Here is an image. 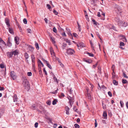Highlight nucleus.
<instances>
[{
  "label": "nucleus",
  "instance_id": "c85d7f7f",
  "mask_svg": "<svg viewBox=\"0 0 128 128\" xmlns=\"http://www.w3.org/2000/svg\"><path fill=\"white\" fill-rule=\"evenodd\" d=\"M38 69L39 74H42V72L41 70V66L38 67Z\"/></svg>",
  "mask_w": 128,
  "mask_h": 128
},
{
  "label": "nucleus",
  "instance_id": "cd10ccee",
  "mask_svg": "<svg viewBox=\"0 0 128 128\" xmlns=\"http://www.w3.org/2000/svg\"><path fill=\"white\" fill-rule=\"evenodd\" d=\"M35 46L37 50H38L39 48L38 44V43L36 42L35 44Z\"/></svg>",
  "mask_w": 128,
  "mask_h": 128
},
{
  "label": "nucleus",
  "instance_id": "4468645a",
  "mask_svg": "<svg viewBox=\"0 0 128 128\" xmlns=\"http://www.w3.org/2000/svg\"><path fill=\"white\" fill-rule=\"evenodd\" d=\"M8 31L11 34H14V32L13 29L12 28H8Z\"/></svg>",
  "mask_w": 128,
  "mask_h": 128
},
{
  "label": "nucleus",
  "instance_id": "72a5a7b5",
  "mask_svg": "<svg viewBox=\"0 0 128 128\" xmlns=\"http://www.w3.org/2000/svg\"><path fill=\"white\" fill-rule=\"evenodd\" d=\"M51 103V102L50 100L47 101L46 103L48 105H50Z\"/></svg>",
  "mask_w": 128,
  "mask_h": 128
},
{
  "label": "nucleus",
  "instance_id": "0e129e2a",
  "mask_svg": "<svg viewBox=\"0 0 128 128\" xmlns=\"http://www.w3.org/2000/svg\"><path fill=\"white\" fill-rule=\"evenodd\" d=\"M43 70V72H45V74L46 75H47V73L46 72V70L45 68H44Z\"/></svg>",
  "mask_w": 128,
  "mask_h": 128
},
{
  "label": "nucleus",
  "instance_id": "7c9ffc66",
  "mask_svg": "<svg viewBox=\"0 0 128 128\" xmlns=\"http://www.w3.org/2000/svg\"><path fill=\"white\" fill-rule=\"evenodd\" d=\"M122 83L123 84H126L128 82L126 80L123 79L122 80Z\"/></svg>",
  "mask_w": 128,
  "mask_h": 128
},
{
  "label": "nucleus",
  "instance_id": "393cba45",
  "mask_svg": "<svg viewBox=\"0 0 128 128\" xmlns=\"http://www.w3.org/2000/svg\"><path fill=\"white\" fill-rule=\"evenodd\" d=\"M87 97L89 100H91V96L90 94L89 93H87Z\"/></svg>",
  "mask_w": 128,
  "mask_h": 128
},
{
  "label": "nucleus",
  "instance_id": "37998d69",
  "mask_svg": "<svg viewBox=\"0 0 128 128\" xmlns=\"http://www.w3.org/2000/svg\"><path fill=\"white\" fill-rule=\"evenodd\" d=\"M54 80L55 82H57V83H58V82L57 81V79L56 77L54 76Z\"/></svg>",
  "mask_w": 128,
  "mask_h": 128
},
{
  "label": "nucleus",
  "instance_id": "864d4df0",
  "mask_svg": "<svg viewBox=\"0 0 128 128\" xmlns=\"http://www.w3.org/2000/svg\"><path fill=\"white\" fill-rule=\"evenodd\" d=\"M120 104L121 106L122 107H123V102L122 101H120Z\"/></svg>",
  "mask_w": 128,
  "mask_h": 128
},
{
  "label": "nucleus",
  "instance_id": "de8ad7c7",
  "mask_svg": "<svg viewBox=\"0 0 128 128\" xmlns=\"http://www.w3.org/2000/svg\"><path fill=\"white\" fill-rule=\"evenodd\" d=\"M115 68V66L114 65H113L112 67V69L113 72L114 71V70Z\"/></svg>",
  "mask_w": 128,
  "mask_h": 128
},
{
  "label": "nucleus",
  "instance_id": "9b49d317",
  "mask_svg": "<svg viewBox=\"0 0 128 128\" xmlns=\"http://www.w3.org/2000/svg\"><path fill=\"white\" fill-rule=\"evenodd\" d=\"M19 40V38L18 37H15L14 38V40L16 42V43L17 44H18L19 43L18 42V40Z\"/></svg>",
  "mask_w": 128,
  "mask_h": 128
},
{
  "label": "nucleus",
  "instance_id": "f704fd0d",
  "mask_svg": "<svg viewBox=\"0 0 128 128\" xmlns=\"http://www.w3.org/2000/svg\"><path fill=\"white\" fill-rule=\"evenodd\" d=\"M24 23L25 24H26L27 23V20L26 19L24 18L23 20Z\"/></svg>",
  "mask_w": 128,
  "mask_h": 128
},
{
  "label": "nucleus",
  "instance_id": "b1692460",
  "mask_svg": "<svg viewBox=\"0 0 128 128\" xmlns=\"http://www.w3.org/2000/svg\"><path fill=\"white\" fill-rule=\"evenodd\" d=\"M50 39L51 40L52 42L53 43H54L55 42L54 41V38L51 37H50Z\"/></svg>",
  "mask_w": 128,
  "mask_h": 128
},
{
  "label": "nucleus",
  "instance_id": "6ab92c4d",
  "mask_svg": "<svg viewBox=\"0 0 128 128\" xmlns=\"http://www.w3.org/2000/svg\"><path fill=\"white\" fill-rule=\"evenodd\" d=\"M31 57L32 60V62L34 61L35 57L34 55L32 54L31 56Z\"/></svg>",
  "mask_w": 128,
  "mask_h": 128
},
{
  "label": "nucleus",
  "instance_id": "4be33fe9",
  "mask_svg": "<svg viewBox=\"0 0 128 128\" xmlns=\"http://www.w3.org/2000/svg\"><path fill=\"white\" fill-rule=\"evenodd\" d=\"M30 108L33 110H35L36 108V106L34 104L30 107Z\"/></svg>",
  "mask_w": 128,
  "mask_h": 128
},
{
  "label": "nucleus",
  "instance_id": "6e6552de",
  "mask_svg": "<svg viewBox=\"0 0 128 128\" xmlns=\"http://www.w3.org/2000/svg\"><path fill=\"white\" fill-rule=\"evenodd\" d=\"M65 110L66 111V113L67 114H69V111L70 108L68 106H66L65 107Z\"/></svg>",
  "mask_w": 128,
  "mask_h": 128
},
{
  "label": "nucleus",
  "instance_id": "680f3d73",
  "mask_svg": "<svg viewBox=\"0 0 128 128\" xmlns=\"http://www.w3.org/2000/svg\"><path fill=\"white\" fill-rule=\"evenodd\" d=\"M73 36L75 37H76L77 36H78V35L76 33H73Z\"/></svg>",
  "mask_w": 128,
  "mask_h": 128
},
{
  "label": "nucleus",
  "instance_id": "412c9836",
  "mask_svg": "<svg viewBox=\"0 0 128 128\" xmlns=\"http://www.w3.org/2000/svg\"><path fill=\"white\" fill-rule=\"evenodd\" d=\"M113 83L115 85H117L118 84V82L115 80H113Z\"/></svg>",
  "mask_w": 128,
  "mask_h": 128
},
{
  "label": "nucleus",
  "instance_id": "1a4fd4ad",
  "mask_svg": "<svg viewBox=\"0 0 128 128\" xmlns=\"http://www.w3.org/2000/svg\"><path fill=\"white\" fill-rule=\"evenodd\" d=\"M28 49L31 52H32L34 50V48L32 46L27 45Z\"/></svg>",
  "mask_w": 128,
  "mask_h": 128
},
{
  "label": "nucleus",
  "instance_id": "a211bd4d",
  "mask_svg": "<svg viewBox=\"0 0 128 128\" xmlns=\"http://www.w3.org/2000/svg\"><path fill=\"white\" fill-rule=\"evenodd\" d=\"M38 67H40L41 66V64L42 63L41 61L40 60H38Z\"/></svg>",
  "mask_w": 128,
  "mask_h": 128
},
{
  "label": "nucleus",
  "instance_id": "2f4dec72",
  "mask_svg": "<svg viewBox=\"0 0 128 128\" xmlns=\"http://www.w3.org/2000/svg\"><path fill=\"white\" fill-rule=\"evenodd\" d=\"M5 21L6 25L7 26L8 25V18H6L5 20Z\"/></svg>",
  "mask_w": 128,
  "mask_h": 128
},
{
  "label": "nucleus",
  "instance_id": "5fc2aeb1",
  "mask_svg": "<svg viewBox=\"0 0 128 128\" xmlns=\"http://www.w3.org/2000/svg\"><path fill=\"white\" fill-rule=\"evenodd\" d=\"M24 5L25 6V7L26 8V10H25V11H26V14H28V12H27V7L26 6V4H25V3L24 2Z\"/></svg>",
  "mask_w": 128,
  "mask_h": 128
},
{
  "label": "nucleus",
  "instance_id": "423d86ee",
  "mask_svg": "<svg viewBox=\"0 0 128 128\" xmlns=\"http://www.w3.org/2000/svg\"><path fill=\"white\" fill-rule=\"evenodd\" d=\"M68 98L69 100V102L70 103V105L71 106H72V105L73 103V101H72L73 99L70 96H68Z\"/></svg>",
  "mask_w": 128,
  "mask_h": 128
},
{
  "label": "nucleus",
  "instance_id": "5701e85b",
  "mask_svg": "<svg viewBox=\"0 0 128 128\" xmlns=\"http://www.w3.org/2000/svg\"><path fill=\"white\" fill-rule=\"evenodd\" d=\"M92 22L93 24L95 25H96L98 23L94 19L92 20Z\"/></svg>",
  "mask_w": 128,
  "mask_h": 128
},
{
  "label": "nucleus",
  "instance_id": "7ed1b4c3",
  "mask_svg": "<svg viewBox=\"0 0 128 128\" xmlns=\"http://www.w3.org/2000/svg\"><path fill=\"white\" fill-rule=\"evenodd\" d=\"M66 50L67 52L69 54L72 55L75 52L74 50L70 48L67 49Z\"/></svg>",
  "mask_w": 128,
  "mask_h": 128
},
{
  "label": "nucleus",
  "instance_id": "aec40b11",
  "mask_svg": "<svg viewBox=\"0 0 128 128\" xmlns=\"http://www.w3.org/2000/svg\"><path fill=\"white\" fill-rule=\"evenodd\" d=\"M58 102L57 100L55 99L52 102V104L53 105H54L56 104L57 102Z\"/></svg>",
  "mask_w": 128,
  "mask_h": 128
},
{
  "label": "nucleus",
  "instance_id": "49530a36",
  "mask_svg": "<svg viewBox=\"0 0 128 128\" xmlns=\"http://www.w3.org/2000/svg\"><path fill=\"white\" fill-rule=\"evenodd\" d=\"M58 90V88H57L56 90L53 91V92H52V93L53 94H56L57 93V91Z\"/></svg>",
  "mask_w": 128,
  "mask_h": 128
},
{
  "label": "nucleus",
  "instance_id": "f8f14e48",
  "mask_svg": "<svg viewBox=\"0 0 128 128\" xmlns=\"http://www.w3.org/2000/svg\"><path fill=\"white\" fill-rule=\"evenodd\" d=\"M114 7L115 8L117 9L118 11H120L121 10V9L120 8V7L117 4L115 5Z\"/></svg>",
  "mask_w": 128,
  "mask_h": 128
},
{
  "label": "nucleus",
  "instance_id": "f03ea898",
  "mask_svg": "<svg viewBox=\"0 0 128 128\" xmlns=\"http://www.w3.org/2000/svg\"><path fill=\"white\" fill-rule=\"evenodd\" d=\"M116 21L118 22V25L120 26L125 27L128 25L127 23L124 21H120L119 19H118Z\"/></svg>",
  "mask_w": 128,
  "mask_h": 128
},
{
  "label": "nucleus",
  "instance_id": "c756f323",
  "mask_svg": "<svg viewBox=\"0 0 128 128\" xmlns=\"http://www.w3.org/2000/svg\"><path fill=\"white\" fill-rule=\"evenodd\" d=\"M112 78H114L116 76L115 73L114 71L112 73Z\"/></svg>",
  "mask_w": 128,
  "mask_h": 128
},
{
  "label": "nucleus",
  "instance_id": "bb28decb",
  "mask_svg": "<svg viewBox=\"0 0 128 128\" xmlns=\"http://www.w3.org/2000/svg\"><path fill=\"white\" fill-rule=\"evenodd\" d=\"M46 66L48 67L50 69H52V67L51 65L48 63L47 62L46 64Z\"/></svg>",
  "mask_w": 128,
  "mask_h": 128
},
{
  "label": "nucleus",
  "instance_id": "f257e3e1",
  "mask_svg": "<svg viewBox=\"0 0 128 128\" xmlns=\"http://www.w3.org/2000/svg\"><path fill=\"white\" fill-rule=\"evenodd\" d=\"M22 84L24 86L27 90H28L30 86L26 78V76H22Z\"/></svg>",
  "mask_w": 128,
  "mask_h": 128
},
{
  "label": "nucleus",
  "instance_id": "09e8293b",
  "mask_svg": "<svg viewBox=\"0 0 128 128\" xmlns=\"http://www.w3.org/2000/svg\"><path fill=\"white\" fill-rule=\"evenodd\" d=\"M46 6L48 8L50 9L51 8L50 6L48 4H46Z\"/></svg>",
  "mask_w": 128,
  "mask_h": 128
},
{
  "label": "nucleus",
  "instance_id": "2eb2a0df",
  "mask_svg": "<svg viewBox=\"0 0 128 128\" xmlns=\"http://www.w3.org/2000/svg\"><path fill=\"white\" fill-rule=\"evenodd\" d=\"M32 62V68L34 72H36V70H35V65L34 61V62Z\"/></svg>",
  "mask_w": 128,
  "mask_h": 128
},
{
  "label": "nucleus",
  "instance_id": "58836bf2",
  "mask_svg": "<svg viewBox=\"0 0 128 128\" xmlns=\"http://www.w3.org/2000/svg\"><path fill=\"white\" fill-rule=\"evenodd\" d=\"M88 54L89 55V56H90L93 57L94 56V55L93 54L91 53L88 52Z\"/></svg>",
  "mask_w": 128,
  "mask_h": 128
},
{
  "label": "nucleus",
  "instance_id": "ddd939ff",
  "mask_svg": "<svg viewBox=\"0 0 128 128\" xmlns=\"http://www.w3.org/2000/svg\"><path fill=\"white\" fill-rule=\"evenodd\" d=\"M14 102H16L17 101L18 98L16 95L14 94L13 97Z\"/></svg>",
  "mask_w": 128,
  "mask_h": 128
},
{
  "label": "nucleus",
  "instance_id": "774afa93",
  "mask_svg": "<svg viewBox=\"0 0 128 128\" xmlns=\"http://www.w3.org/2000/svg\"><path fill=\"white\" fill-rule=\"evenodd\" d=\"M126 106L127 108L128 109V102H127L126 103Z\"/></svg>",
  "mask_w": 128,
  "mask_h": 128
},
{
  "label": "nucleus",
  "instance_id": "338daca9",
  "mask_svg": "<svg viewBox=\"0 0 128 128\" xmlns=\"http://www.w3.org/2000/svg\"><path fill=\"white\" fill-rule=\"evenodd\" d=\"M90 44L91 45V46H93V44L92 43V41H91V40H90Z\"/></svg>",
  "mask_w": 128,
  "mask_h": 128
},
{
  "label": "nucleus",
  "instance_id": "a19ab883",
  "mask_svg": "<svg viewBox=\"0 0 128 128\" xmlns=\"http://www.w3.org/2000/svg\"><path fill=\"white\" fill-rule=\"evenodd\" d=\"M42 61H43V62L44 63H46V64L47 63V62H48V61H47V60H45V59H44L43 58H42Z\"/></svg>",
  "mask_w": 128,
  "mask_h": 128
},
{
  "label": "nucleus",
  "instance_id": "13d9d810",
  "mask_svg": "<svg viewBox=\"0 0 128 128\" xmlns=\"http://www.w3.org/2000/svg\"><path fill=\"white\" fill-rule=\"evenodd\" d=\"M38 123L37 122H36L34 124V126L35 128H37L38 126Z\"/></svg>",
  "mask_w": 128,
  "mask_h": 128
},
{
  "label": "nucleus",
  "instance_id": "a18cd8bd",
  "mask_svg": "<svg viewBox=\"0 0 128 128\" xmlns=\"http://www.w3.org/2000/svg\"><path fill=\"white\" fill-rule=\"evenodd\" d=\"M3 113V112L2 110H0V116H1L2 114Z\"/></svg>",
  "mask_w": 128,
  "mask_h": 128
},
{
  "label": "nucleus",
  "instance_id": "e2e57ef3",
  "mask_svg": "<svg viewBox=\"0 0 128 128\" xmlns=\"http://www.w3.org/2000/svg\"><path fill=\"white\" fill-rule=\"evenodd\" d=\"M95 127H96L97 126L98 124L96 121V120H95Z\"/></svg>",
  "mask_w": 128,
  "mask_h": 128
},
{
  "label": "nucleus",
  "instance_id": "69168bd1",
  "mask_svg": "<svg viewBox=\"0 0 128 128\" xmlns=\"http://www.w3.org/2000/svg\"><path fill=\"white\" fill-rule=\"evenodd\" d=\"M31 30L30 29H28L27 30V32H28L29 33H31Z\"/></svg>",
  "mask_w": 128,
  "mask_h": 128
},
{
  "label": "nucleus",
  "instance_id": "79ce46f5",
  "mask_svg": "<svg viewBox=\"0 0 128 128\" xmlns=\"http://www.w3.org/2000/svg\"><path fill=\"white\" fill-rule=\"evenodd\" d=\"M53 13L56 15H57L58 14V12L55 10H54Z\"/></svg>",
  "mask_w": 128,
  "mask_h": 128
},
{
  "label": "nucleus",
  "instance_id": "a878e982",
  "mask_svg": "<svg viewBox=\"0 0 128 128\" xmlns=\"http://www.w3.org/2000/svg\"><path fill=\"white\" fill-rule=\"evenodd\" d=\"M24 56L26 59H27L29 57L28 55L26 52L24 53Z\"/></svg>",
  "mask_w": 128,
  "mask_h": 128
},
{
  "label": "nucleus",
  "instance_id": "3c124183",
  "mask_svg": "<svg viewBox=\"0 0 128 128\" xmlns=\"http://www.w3.org/2000/svg\"><path fill=\"white\" fill-rule=\"evenodd\" d=\"M13 54H12V52H10V53L9 54L10 57H11L12 56V55Z\"/></svg>",
  "mask_w": 128,
  "mask_h": 128
},
{
  "label": "nucleus",
  "instance_id": "4c0bfd02",
  "mask_svg": "<svg viewBox=\"0 0 128 128\" xmlns=\"http://www.w3.org/2000/svg\"><path fill=\"white\" fill-rule=\"evenodd\" d=\"M102 106H103V109H105L106 108V104H104L103 103H102Z\"/></svg>",
  "mask_w": 128,
  "mask_h": 128
},
{
  "label": "nucleus",
  "instance_id": "39448f33",
  "mask_svg": "<svg viewBox=\"0 0 128 128\" xmlns=\"http://www.w3.org/2000/svg\"><path fill=\"white\" fill-rule=\"evenodd\" d=\"M10 77L13 80H15L16 78V76L15 75L14 72H12L10 75Z\"/></svg>",
  "mask_w": 128,
  "mask_h": 128
},
{
  "label": "nucleus",
  "instance_id": "20e7f679",
  "mask_svg": "<svg viewBox=\"0 0 128 128\" xmlns=\"http://www.w3.org/2000/svg\"><path fill=\"white\" fill-rule=\"evenodd\" d=\"M119 38L120 39L122 40L124 42H127V40L125 36L123 35L120 34L118 36Z\"/></svg>",
  "mask_w": 128,
  "mask_h": 128
},
{
  "label": "nucleus",
  "instance_id": "c03bdc74",
  "mask_svg": "<svg viewBox=\"0 0 128 128\" xmlns=\"http://www.w3.org/2000/svg\"><path fill=\"white\" fill-rule=\"evenodd\" d=\"M27 75L28 76H30L32 75V73L31 72H28L27 73Z\"/></svg>",
  "mask_w": 128,
  "mask_h": 128
},
{
  "label": "nucleus",
  "instance_id": "f3484780",
  "mask_svg": "<svg viewBox=\"0 0 128 128\" xmlns=\"http://www.w3.org/2000/svg\"><path fill=\"white\" fill-rule=\"evenodd\" d=\"M103 115L104 117L105 118H106L107 116V114L106 112H104Z\"/></svg>",
  "mask_w": 128,
  "mask_h": 128
},
{
  "label": "nucleus",
  "instance_id": "e433bc0d",
  "mask_svg": "<svg viewBox=\"0 0 128 128\" xmlns=\"http://www.w3.org/2000/svg\"><path fill=\"white\" fill-rule=\"evenodd\" d=\"M74 126L76 128H80L79 126L77 124H75Z\"/></svg>",
  "mask_w": 128,
  "mask_h": 128
},
{
  "label": "nucleus",
  "instance_id": "0eeeda50",
  "mask_svg": "<svg viewBox=\"0 0 128 128\" xmlns=\"http://www.w3.org/2000/svg\"><path fill=\"white\" fill-rule=\"evenodd\" d=\"M12 54L14 55H17L19 53V51L18 50H12Z\"/></svg>",
  "mask_w": 128,
  "mask_h": 128
},
{
  "label": "nucleus",
  "instance_id": "c9c22d12",
  "mask_svg": "<svg viewBox=\"0 0 128 128\" xmlns=\"http://www.w3.org/2000/svg\"><path fill=\"white\" fill-rule=\"evenodd\" d=\"M64 94L63 93H61L60 95V97L61 98H62L64 97Z\"/></svg>",
  "mask_w": 128,
  "mask_h": 128
},
{
  "label": "nucleus",
  "instance_id": "052dcab7",
  "mask_svg": "<svg viewBox=\"0 0 128 128\" xmlns=\"http://www.w3.org/2000/svg\"><path fill=\"white\" fill-rule=\"evenodd\" d=\"M12 46V43L10 42L8 40V47H10L11 46Z\"/></svg>",
  "mask_w": 128,
  "mask_h": 128
},
{
  "label": "nucleus",
  "instance_id": "dca6fc26",
  "mask_svg": "<svg viewBox=\"0 0 128 128\" xmlns=\"http://www.w3.org/2000/svg\"><path fill=\"white\" fill-rule=\"evenodd\" d=\"M124 45H125L124 44L123 42H120V48L123 49V48H122V47H121V46H124Z\"/></svg>",
  "mask_w": 128,
  "mask_h": 128
},
{
  "label": "nucleus",
  "instance_id": "6e6d98bb",
  "mask_svg": "<svg viewBox=\"0 0 128 128\" xmlns=\"http://www.w3.org/2000/svg\"><path fill=\"white\" fill-rule=\"evenodd\" d=\"M0 67L1 68H4V64H1L0 65Z\"/></svg>",
  "mask_w": 128,
  "mask_h": 128
},
{
  "label": "nucleus",
  "instance_id": "9d476101",
  "mask_svg": "<svg viewBox=\"0 0 128 128\" xmlns=\"http://www.w3.org/2000/svg\"><path fill=\"white\" fill-rule=\"evenodd\" d=\"M50 54L52 55V57L53 58V59L54 60L56 59V56L55 55V53L54 52H52Z\"/></svg>",
  "mask_w": 128,
  "mask_h": 128
},
{
  "label": "nucleus",
  "instance_id": "4d7b16f0",
  "mask_svg": "<svg viewBox=\"0 0 128 128\" xmlns=\"http://www.w3.org/2000/svg\"><path fill=\"white\" fill-rule=\"evenodd\" d=\"M53 31L55 32H56V30L55 27H54L53 28Z\"/></svg>",
  "mask_w": 128,
  "mask_h": 128
},
{
  "label": "nucleus",
  "instance_id": "bf43d9fd",
  "mask_svg": "<svg viewBox=\"0 0 128 128\" xmlns=\"http://www.w3.org/2000/svg\"><path fill=\"white\" fill-rule=\"evenodd\" d=\"M123 76L124 77L126 78H128V77L126 76V74L124 73H123Z\"/></svg>",
  "mask_w": 128,
  "mask_h": 128
},
{
  "label": "nucleus",
  "instance_id": "ea45409f",
  "mask_svg": "<svg viewBox=\"0 0 128 128\" xmlns=\"http://www.w3.org/2000/svg\"><path fill=\"white\" fill-rule=\"evenodd\" d=\"M50 53L53 52H54V51L53 50V48L52 47H50Z\"/></svg>",
  "mask_w": 128,
  "mask_h": 128
},
{
  "label": "nucleus",
  "instance_id": "603ef678",
  "mask_svg": "<svg viewBox=\"0 0 128 128\" xmlns=\"http://www.w3.org/2000/svg\"><path fill=\"white\" fill-rule=\"evenodd\" d=\"M98 62H97L96 64H95L93 66V68H95L98 65Z\"/></svg>",
  "mask_w": 128,
  "mask_h": 128
},
{
  "label": "nucleus",
  "instance_id": "8fccbe9b",
  "mask_svg": "<svg viewBox=\"0 0 128 128\" xmlns=\"http://www.w3.org/2000/svg\"><path fill=\"white\" fill-rule=\"evenodd\" d=\"M108 94L109 96H110L111 97L112 96V94L111 92H108Z\"/></svg>",
  "mask_w": 128,
  "mask_h": 128
},
{
  "label": "nucleus",
  "instance_id": "473e14b6",
  "mask_svg": "<svg viewBox=\"0 0 128 128\" xmlns=\"http://www.w3.org/2000/svg\"><path fill=\"white\" fill-rule=\"evenodd\" d=\"M77 46L78 48L79 47V46L81 47H83L84 46L83 45L81 44H79V45L77 44Z\"/></svg>",
  "mask_w": 128,
  "mask_h": 128
}]
</instances>
